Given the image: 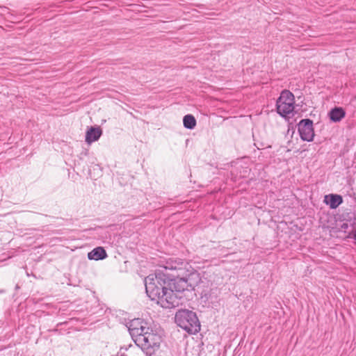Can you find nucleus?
Masks as SVG:
<instances>
[{
  "label": "nucleus",
  "mask_w": 356,
  "mask_h": 356,
  "mask_svg": "<svg viewBox=\"0 0 356 356\" xmlns=\"http://www.w3.org/2000/svg\"><path fill=\"white\" fill-rule=\"evenodd\" d=\"M169 280L168 277L160 272L150 274L145 279L147 296L165 309L176 307L181 304V296L172 289L166 287Z\"/></svg>",
  "instance_id": "f257e3e1"
},
{
  "label": "nucleus",
  "mask_w": 356,
  "mask_h": 356,
  "mask_svg": "<svg viewBox=\"0 0 356 356\" xmlns=\"http://www.w3.org/2000/svg\"><path fill=\"white\" fill-rule=\"evenodd\" d=\"M177 325L190 334H195L200 329V323L195 312L189 310H179L175 314Z\"/></svg>",
  "instance_id": "f03ea898"
},
{
  "label": "nucleus",
  "mask_w": 356,
  "mask_h": 356,
  "mask_svg": "<svg viewBox=\"0 0 356 356\" xmlns=\"http://www.w3.org/2000/svg\"><path fill=\"white\" fill-rule=\"evenodd\" d=\"M136 341L146 355L151 356L159 350L161 338L150 328V330L143 332L138 339H136Z\"/></svg>",
  "instance_id": "7ed1b4c3"
},
{
  "label": "nucleus",
  "mask_w": 356,
  "mask_h": 356,
  "mask_svg": "<svg viewBox=\"0 0 356 356\" xmlns=\"http://www.w3.org/2000/svg\"><path fill=\"white\" fill-rule=\"evenodd\" d=\"M295 99L293 94L288 90H283L276 102V109L278 114L286 117L294 110Z\"/></svg>",
  "instance_id": "20e7f679"
},
{
  "label": "nucleus",
  "mask_w": 356,
  "mask_h": 356,
  "mask_svg": "<svg viewBox=\"0 0 356 356\" xmlns=\"http://www.w3.org/2000/svg\"><path fill=\"white\" fill-rule=\"evenodd\" d=\"M184 273H178L176 275H172V277H175L174 282V289L176 293L180 295L181 292L186 290H188V288H194L195 282L193 280L197 277L196 273H191L186 276H184Z\"/></svg>",
  "instance_id": "39448f33"
},
{
  "label": "nucleus",
  "mask_w": 356,
  "mask_h": 356,
  "mask_svg": "<svg viewBox=\"0 0 356 356\" xmlns=\"http://www.w3.org/2000/svg\"><path fill=\"white\" fill-rule=\"evenodd\" d=\"M300 138L304 141L311 142L314 137L313 121L310 119H302L298 124Z\"/></svg>",
  "instance_id": "423d86ee"
},
{
  "label": "nucleus",
  "mask_w": 356,
  "mask_h": 356,
  "mask_svg": "<svg viewBox=\"0 0 356 356\" xmlns=\"http://www.w3.org/2000/svg\"><path fill=\"white\" fill-rule=\"evenodd\" d=\"M128 330L132 337H136V339H138L143 332L150 330V327H149L147 323L143 320L135 318L129 323Z\"/></svg>",
  "instance_id": "0eeeda50"
},
{
  "label": "nucleus",
  "mask_w": 356,
  "mask_h": 356,
  "mask_svg": "<svg viewBox=\"0 0 356 356\" xmlns=\"http://www.w3.org/2000/svg\"><path fill=\"white\" fill-rule=\"evenodd\" d=\"M187 263L178 258H169L161 266L165 270H175L178 273H184Z\"/></svg>",
  "instance_id": "6e6552de"
},
{
  "label": "nucleus",
  "mask_w": 356,
  "mask_h": 356,
  "mask_svg": "<svg viewBox=\"0 0 356 356\" xmlns=\"http://www.w3.org/2000/svg\"><path fill=\"white\" fill-rule=\"evenodd\" d=\"M102 131L100 127H91L88 129L86 134V142L88 144H91L97 141L102 136Z\"/></svg>",
  "instance_id": "1a4fd4ad"
},
{
  "label": "nucleus",
  "mask_w": 356,
  "mask_h": 356,
  "mask_svg": "<svg viewBox=\"0 0 356 356\" xmlns=\"http://www.w3.org/2000/svg\"><path fill=\"white\" fill-rule=\"evenodd\" d=\"M330 119L331 121L334 122H339L343 118H344L346 115V112L344 109L341 107H334L331 109L328 113Z\"/></svg>",
  "instance_id": "9d476101"
},
{
  "label": "nucleus",
  "mask_w": 356,
  "mask_h": 356,
  "mask_svg": "<svg viewBox=\"0 0 356 356\" xmlns=\"http://www.w3.org/2000/svg\"><path fill=\"white\" fill-rule=\"evenodd\" d=\"M107 257L106 250L102 247H97L94 248L92 251L88 252V258L90 260H102Z\"/></svg>",
  "instance_id": "9b49d317"
},
{
  "label": "nucleus",
  "mask_w": 356,
  "mask_h": 356,
  "mask_svg": "<svg viewBox=\"0 0 356 356\" xmlns=\"http://www.w3.org/2000/svg\"><path fill=\"white\" fill-rule=\"evenodd\" d=\"M325 202L331 209H336L343 202V199L339 195L331 194L325 195Z\"/></svg>",
  "instance_id": "f8f14e48"
},
{
  "label": "nucleus",
  "mask_w": 356,
  "mask_h": 356,
  "mask_svg": "<svg viewBox=\"0 0 356 356\" xmlns=\"http://www.w3.org/2000/svg\"><path fill=\"white\" fill-rule=\"evenodd\" d=\"M183 123L185 128L193 129L196 126V120L193 115L188 114L184 117Z\"/></svg>",
  "instance_id": "ddd939ff"
},
{
  "label": "nucleus",
  "mask_w": 356,
  "mask_h": 356,
  "mask_svg": "<svg viewBox=\"0 0 356 356\" xmlns=\"http://www.w3.org/2000/svg\"><path fill=\"white\" fill-rule=\"evenodd\" d=\"M353 238L355 240H356V230L355 232L353 234Z\"/></svg>",
  "instance_id": "4468645a"
}]
</instances>
